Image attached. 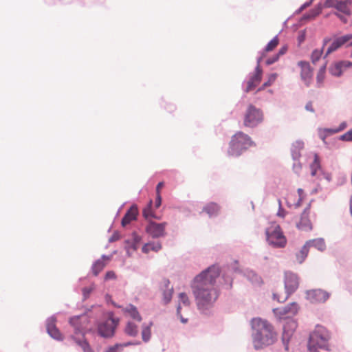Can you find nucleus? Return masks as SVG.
Here are the masks:
<instances>
[{
    "label": "nucleus",
    "mask_w": 352,
    "mask_h": 352,
    "mask_svg": "<svg viewBox=\"0 0 352 352\" xmlns=\"http://www.w3.org/2000/svg\"><path fill=\"white\" fill-rule=\"evenodd\" d=\"M219 276L218 270L212 265L194 278L191 288L199 310H208L217 299L219 294L214 288V285Z\"/></svg>",
    "instance_id": "1"
},
{
    "label": "nucleus",
    "mask_w": 352,
    "mask_h": 352,
    "mask_svg": "<svg viewBox=\"0 0 352 352\" xmlns=\"http://www.w3.org/2000/svg\"><path fill=\"white\" fill-rule=\"evenodd\" d=\"M252 342L256 350L273 344L277 340L274 326L267 320L254 318L251 320Z\"/></svg>",
    "instance_id": "2"
},
{
    "label": "nucleus",
    "mask_w": 352,
    "mask_h": 352,
    "mask_svg": "<svg viewBox=\"0 0 352 352\" xmlns=\"http://www.w3.org/2000/svg\"><path fill=\"white\" fill-rule=\"evenodd\" d=\"M255 143L251 138L241 131L232 135L228 149V155L232 157H239L250 147L254 146Z\"/></svg>",
    "instance_id": "3"
},
{
    "label": "nucleus",
    "mask_w": 352,
    "mask_h": 352,
    "mask_svg": "<svg viewBox=\"0 0 352 352\" xmlns=\"http://www.w3.org/2000/svg\"><path fill=\"white\" fill-rule=\"evenodd\" d=\"M120 323V318L114 316L113 311L108 313L107 319L98 322L97 325L98 334L105 339L113 338Z\"/></svg>",
    "instance_id": "4"
},
{
    "label": "nucleus",
    "mask_w": 352,
    "mask_h": 352,
    "mask_svg": "<svg viewBox=\"0 0 352 352\" xmlns=\"http://www.w3.org/2000/svg\"><path fill=\"white\" fill-rule=\"evenodd\" d=\"M284 284L285 289V295L284 296H280L277 293H273V299L276 300L278 302H285L289 296L297 290L299 286L298 275L292 272H285Z\"/></svg>",
    "instance_id": "5"
},
{
    "label": "nucleus",
    "mask_w": 352,
    "mask_h": 352,
    "mask_svg": "<svg viewBox=\"0 0 352 352\" xmlns=\"http://www.w3.org/2000/svg\"><path fill=\"white\" fill-rule=\"evenodd\" d=\"M266 241L273 248H282L287 243L281 228L279 225L272 226L265 230Z\"/></svg>",
    "instance_id": "6"
},
{
    "label": "nucleus",
    "mask_w": 352,
    "mask_h": 352,
    "mask_svg": "<svg viewBox=\"0 0 352 352\" xmlns=\"http://www.w3.org/2000/svg\"><path fill=\"white\" fill-rule=\"evenodd\" d=\"M264 115L263 111L255 105L250 104L246 109L243 123L247 127L254 128L263 122Z\"/></svg>",
    "instance_id": "7"
},
{
    "label": "nucleus",
    "mask_w": 352,
    "mask_h": 352,
    "mask_svg": "<svg viewBox=\"0 0 352 352\" xmlns=\"http://www.w3.org/2000/svg\"><path fill=\"white\" fill-rule=\"evenodd\" d=\"M330 338L329 331L324 327L318 324L316 326L314 331L310 333L309 340L318 344L320 349L328 351V342Z\"/></svg>",
    "instance_id": "8"
},
{
    "label": "nucleus",
    "mask_w": 352,
    "mask_h": 352,
    "mask_svg": "<svg viewBox=\"0 0 352 352\" xmlns=\"http://www.w3.org/2000/svg\"><path fill=\"white\" fill-rule=\"evenodd\" d=\"M167 224L165 221L157 223L152 219H149L145 227V232L154 239L164 237L166 235V227Z\"/></svg>",
    "instance_id": "9"
},
{
    "label": "nucleus",
    "mask_w": 352,
    "mask_h": 352,
    "mask_svg": "<svg viewBox=\"0 0 352 352\" xmlns=\"http://www.w3.org/2000/svg\"><path fill=\"white\" fill-rule=\"evenodd\" d=\"M298 327V322L293 318H286L285 322L283 324V331L282 334V343L286 351H289V342L293 333Z\"/></svg>",
    "instance_id": "10"
},
{
    "label": "nucleus",
    "mask_w": 352,
    "mask_h": 352,
    "mask_svg": "<svg viewBox=\"0 0 352 352\" xmlns=\"http://www.w3.org/2000/svg\"><path fill=\"white\" fill-rule=\"evenodd\" d=\"M330 294L322 289H312L305 292V298L311 303H324Z\"/></svg>",
    "instance_id": "11"
},
{
    "label": "nucleus",
    "mask_w": 352,
    "mask_h": 352,
    "mask_svg": "<svg viewBox=\"0 0 352 352\" xmlns=\"http://www.w3.org/2000/svg\"><path fill=\"white\" fill-rule=\"evenodd\" d=\"M298 305L295 302H292L284 307L274 308L272 311L276 317L285 320L286 318H289L287 315H296L298 313Z\"/></svg>",
    "instance_id": "12"
},
{
    "label": "nucleus",
    "mask_w": 352,
    "mask_h": 352,
    "mask_svg": "<svg viewBox=\"0 0 352 352\" xmlns=\"http://www.w3.org/2000/svg\"><path fill=\"white\" fill-rule=\"evenodd\" d=\"M56 321L57 319L54 315L47 318L45 322L47 333L54 340L63 341L64 337L56 327Z\"/></svg>",
    "instance_id": "13"
},
{
    "label": "nucleus",
    "mask_w": 352,
    "mask_h": 352,
    "mask_svg": "<svg viewBox=\"0 0 352 352\" xmlns=\"http://www.w3.org/2000/svg\"><path fill=\"white\" fill-rule=\"evenodd\" d=\"M263 69L261 67L256 66L254 72L249 74V80L247 82V87L243 89L245 93H248L254 89L261 81Z\"/></svg>",
    "instance_id": "14"
},
{
    "label": "nucleus",
    "mask_w": 352,
    "mask_h": 352,
    "mask_svg": "<svg viewBox=\"0 0 352 352\" xmlns=\"http://www.w3.org/2000/svg\"><path fill=\"white\" fill-rule=\"evenodd\" d=\"M298 66L301 68L300 77L302 80L306 87H309L313 76V69L309 63L306 60H300L298 63Z\"/></svg>",
    "instance_id": "15"
},
{
    "label": "nucleus",
    "mask_w": 352,
    "mask_h": 352,
    "mask_svg": "<svg viewBox=\"0 0 352 352\" xmlns=\"http://www.w3.org/2000/svg\"><path fill=\"white\" fill-rule=\"evenodd\" d=\"M352 39V34H347L344 36L338 37L333 40L329 47L327 48L324 58L328 56L332 52L336 51L343 45L346 43L348 41Z\"/></svg>",
    "instance_id": "16"
},
{
    "label": "nucleus",
    "mask_w": 352,
    "mask_h": 352,
    "mask_svg": "<svg viewBox=\"0 0 352 352\" xmlns=\"http://www.w3.org/2000/svg\"><path fill=\"white\" fill-rule=\"evenodd\" d=\"M139 214L138 208L136 204H132L126 210L121 220V226L126 227L133 221H136Z\"/></svg>",
    "instance_id": "17"
},
{
    "label": "nucleus",
    "mask_w": 352,
    "mask_h": 352,
    "mask_svg": "<svg viewBox=\"0 0 352 352\" xmlns=\"http://www.w3.org/2000/svg\"><path fill=\"white\" fill-rule=\"evenodd\" d=\"M296 227L298 230L305 232H309L313 230L312 223L309 219V214H307V209L303 210L299 221L296 222Z\"/></svg>",
    "instance_id": "18"
},
{
    "label": "nucleus",
    "mask_w": 352,
    "mask_h": 352,
    "mask_svg": "<svg viewBox=\"0 0 352 352\" xmlns=\"http://www.w3.org/2000/svg\"><path fill=\"white\" fill-rule=\"evenodd\" d=\"M219 211V205L214 202H210L206 204L202 209V212H206L210 218L217 217Z\"/></svg>",
    "instance_id": "19"
},
{
    "label": "nucleus",
    "mask_w": 352,
    "mask_h": 352,
    "mask_svg": "<svg viewBox=\"0 0 352 352\" xmlns=\"http://www.w3.org/2000/svg\"><path fill=\"white\" fill-rule=\"evenodd\" d=\"M303 148L304 142L302 140H296L292 143L291 146V155L294 162L299 161L301 157L300 151L302 150Z\"/></svg>",
    "instance_id": "20"
},
{
    "label": "nucleus",
    "mask_w": 352,
    "mask_h": 352,
    "mask_svg": "<svg viewBox=\"0 0 352 352\" xmlns=\"http://www.w3.org/2000/svg\"><path fill=\"white\" fill-rule=\"evenodd\" d=\"M305 244L309 249L313 247L320 252H324L327 248L324 239L320 237L308 240L305 242Z\"/></svg>",
    "instance_id": "21"
},
{
    "label": "nucleus",
    "mask_w": 352,
    "mask_h": 352,
    "mask_svg": "<svg viewBox=\"0 0 352 352\" xmlns=\"http://www.w3.org/2000/svg\"><path fill=\"white\" fill-rule=\"evenodd\" d=\"M84 314H82V315H78V316H72L71 318H69V323L73 326L74 327V333L75 335H78V334H80L82 336V333H85V331H83L82 330V328H81V326L80 324V322H79V320L80 319V318L83 316ZM92 330L91 329H88L86 332H85V334L87 333V332H91Z\"/></svg>",
    "instance_id": "22"
},
{
    "label": "nucleus",
    "mask_w": 352,
    "mask_h": 352,
    "mask_svg": "<svg viewBox=\"0 0 352 352\" xmlns=\"http://www.w3.org/2000/svg\"><path fill=\"white\" fill-rule=\"evenodd\" d=\"M123 311L125 314H129L132 319L138 322H141L142 320V317L140 314L138 308L133 304L127 305L126 307L123 309Z\"/></svg>",
    "instance_id": "23"
},
{
    "label": "nucleus",
    "mask_w": 352,
    "mask_h": 352,
    "mask_svg": "<svg viewBox=\"0 0 352 352\" xmlns=\"http://www.w3.org/2000/svg\"><path fill=\"white\" fill-rule=\"evenodd\" d=\"M170 281L168 279H164V287L163 291V301L164 305L168 304L172 299L173 294V288H169Z\"/></svg>",
    "instance_id": "24"
},
{
    "label": "nucleus",
    "mask_w": 352,
    "mask_h": 352,
    "mask_svg": "<svg viewBox=\"0 0 352 352\" xmlns=\"http://www.w3.org/2000/svg\"><path fill=\"white\" fill-rule=\"evenodd\" d=\"M162 248V246L160 242L149 241L142 246V251L144 254H148L150 250L157 252Z\"/></svg>",
    "instance_id": "25"
},
{
    "label": "nucleus",
    "mask_w": 352,
    "mask_h": 352,
    "mask_svg": "<svg viewBox=\"0 0 352 352\" xmlns=\"http://www.w3.org/2000/svg\"><path fill=\"white\" fill-rule=\"evenodd\" d=\"M71 338L82 349L83 351L87 350V349L91 346L88 340L85 338V333H82L81 338H77L76 336L73 335L71 336Z\"/></svg>",
    "instance_id": "26"
},
{
    "label": "nucleus",
    "mask_w": 352,
    "mask_h": 352,
    "mask_svg": "<svg viewBox=\"0 0 352 352\" xmlns=\"http://www.w3.org/2000/svg\"><path fill=\"white\" fill-rule=\"evenodd\" d=\"M124 332L129 336L136 337L138 335V327L133 322L128 321Z\"/></svg>",
    "instance_id": "27"
},
{
    "label": "nucleus",
    "mask_w": 352,
    "mask_h": 352,
    "mask_svg": "<svg viewBox=\"0 0 352 352\" xmlns=\"http://www.w3.org/2000/svg\"><path fill=\"white\" fill-rule=\"evenodd\" d=\"M342 69L343 67L342 65V63H340V60L332 64L329 68V72L332 76L336 77H340L343 74Z\"/></svg>",
    "instance_id": "28"
},
{
    "label": "nucleus",
    "mask_w": 352,
    "mask_h": 352,
    "mask_svg": "<svg viewBox=\"0 0 352 352\" xmlns=\"http://www.w3.org/2000/svg\"><path fill=\"white\" fill-rule=\"evenodd\" d=\"M153 200L150 199L146 207L142 210L143 217L148 221L151 217H155V212L153 210Z\"/></svg>",
    "instance_id": "29"
},
{
    "label": "nucleus",
    "mask_w": 352,
    "mask_h": 352,
    "mask_svg": "<svg viewBox=\"0 0 352 352\" xmlns=\"http://www.w3.org/2000/svg\"><path fill=\"white\" fill-rule=\"evenodd\" d=\"M153 325V322H150L148 324L145 323L142 325V338L144 342H147L150 340L151 336V328Z\"/></svg>",
    "instance_id": "30"
},
{
    "label": "nucleus",
    "mask_w": 352,
    "mask_h": 352,
    "mask_svg": "<svg viewBox=\"0 0 352 352\" xmlns=\"http://www.w3.org/2000/svg\"><path fill=\"white\" fill-rule=\"evenodd\" d=\"M106 263L102 259H98L94 262L91 266V271L95 276H97L99 273L104 268Z\"/></svg>",
    "instance_id": "31"
},
{
    "label": "nucleus",
    "mask_w": 352,
    "mask_h": 352,
    "mask_svg": "<svg viewBox=\"0 0 352 352\" xmlns=\"http://www.w3.org/2000/svg\"><path fill=\"white\" fill-rule=\"evenodd\" d=\"M309 250V249L305 243L304 245L301 248V249L298 252H296V258L297 261L300 264L302 263L305 261V258L308 255Z\"/></svg>",
    "instance_id": "32"
},
{
    "label": "nucleus",
    "mask_w": 352,
    "mask_h": 352,
    "mask_svg": "<svg viewBox=\"0 0 352 352\" xmlns=\"http://www.w3.org/2000/svg\"><path fill=\"white\" fill-rule=\"evenodd\" d=\"M232 281L233 278L230 275L223 274L221 278L220 283L223 288L226 289H230L232 287Z\"/></svg>",
    "instance_id": "33"
},
{
    "label": "nucleus",
    "mask_w": 352,
    "mask_h": 352,
    "mask_svg": "<svg viewBox=\"0 0 352 352\" xmlns=\"http://www.w3.org/2000/svg\"><path fill=\"white\" fill-rule=\"evenodd\" d=\"M311 168V175L314 177L316 175L317 170L321 168L320 158L317 154L314 155V159L313 162L310 165Z\"/></svg>",
    "instance_id": "34"
},
{
    "label": "nucleus",
    "mask_w": 352,
    "mask_h": 352,
    "mask_svg": "<svg viewBox=\"0 0 352 352\" xmlns=\"http://www.w3.org/2000/svg\"><path fill=\"white\" fill-rule=\"evenodd\" d=\"M335 8L338 10L339 12H341L344 13L346 15L350 16L351 12L349 8L347 7V5L345 2L340 1H337Z\"/></svg>",
    "instance_id": "35"
},
{
    "label": "nucleus",
    "mask_w": 352,
    "mask_h": 352,
    "mask_svg": "<svg viewBox=\"0 0 352 352\" xmlns=\"http://www.w3.org/2000/svg\"><path fill=\"white\" fill-rule=\"evenodd\" d=\"M124 243L126 244L124 249L126 250V254L129 256H131V255L130 250H132L133 251H136L139 247L138 244L135 243L134 242L131 241L130 239H126L124 241Z\"/></svg>",
    "instance_id": "36"
},
{
    "label": "nucleus",
    "mask_w": 352,
    "mask_h": 352,
    "mask_svg": "<svg viewBox=\"0 0 352 352\" xmlns=\"http://www.w3.org/2000/svg\"><path fill=\"white\" fill-rule=\"evenodd\" d=\"M278 44V35H276L271 41L268 42L264 48L265 52H271L275 49Z\"/></svg>",
    "instance_id": "37"
},
{
    "label": "nucleus",
    "mask_w": 352,
    "mask_h": 352,
    "mask_svg": "<svg viewBox=\"0 0 352 352\" xmlns=\"http://www.w3.org/2000/svg\"><path fill=\"white\" fill-rule=\"evenodd\" d=\"M248 278L252 283L256 284L262 283L261 277L259 276L255 272L250 271L247 274Z\"/></svg>",
    "instance_id": "38"
},
{
    "label": "nucleus",
    "mask_w": 352,
    "mask_h": 352,
    "mask_svg": "<svg viewBox=\"0 0 352 352\" xmlns=\"http://www.w3.org/2000/svg\"><path fill=\"white\" fill-rule=\"evenodd\" d=\"M322 10V5L319 3L314 8L311 9L308 13L309 14L311 18L314 19L321 13Z\"/></svg>",
    "instance_id": "39"
},
{
    "label": "nucleus",
    "mask_w": 352,
    "mask_h": 352,
    "mask_svg": "<svg viewBox=\"0 0 352 352\" xmlns=\"http://www.w3.org/2000/svg\"><path fill=\"white\" fill-rule=\"evenodd\" d=\"M323 54V47H322L320 50L316 49L313 50L311 54V62L315 64L317 61H318L322 55Z\"/></svg>",
    "instance_id": "40"
},
{
    "label": "nucleus",
    "mask_w": 352,
    "mask_h": 352,
    "mask_svg": "<svg viewBox=\"0 0 352 352\" xmlns=\"http://www.w3.org/2000/svg\"><path fill=\"white\" fill-rule=\"evenodd\" d=\"M276 73L270 74L268 76V80L263 84L262 87L258 89V91L262 90L265 87H270L276 80Z\"/></svg>",
    "instance_id": "41"
},
{
    "label": "nucleus",
    "mask_w": 352,
    "mask_h": 352,
    "mask_svg": "<svg viewBox=\"0 0 352 352\" xmlns=\"http://www.w3.org/2000/svg\"><path fill=\"white\" fill-rule=\"evenodd\" d=\"M338 139L340 140L346 142L352 141V129L348 131L346 133L341 135Z\"/></svg>",
    "instance_id": "42"
},
{
    "label": "nucleus",
    "mask_w": 352,
    "mask_h": 352,
    "mask_svg": "<svg viewBox=\"0 0 352 352\" xmlns=\"http://www.w3.org/2000/svg\"><path fill=\"white\" fill-rule=\"evenodd\" d=\"M162 101L163 103H164V108L167 110L168 112L171 113V112H173L175 109H176V107L174 104L173 103H168L164 98H162Z\"/></svg>",
    "instance_id": "43"
},
{
    "label": "nucleus",
    "mask_w": 352,
    "mask_h": 352,
    "mask_svg": "<svg viewBox=\"0 0 352 352\" xmlns=\"http://www.w3.org/2000/svg\"><path fill=\"white\" fill-rule=\"evenodd\" d=\"M122 348L120 343H116L113 346H108L104 352H121Z\"/></svg>",
    "instance_id": "44"
},
{
    "label": "nucleus",
    "mask_w": 352,
    "mask_h": 352,
    "mask_svg": "<svg viewBox=\"0 0 352 352\" xmlns=\"http://www.w3.org/2000/svg\"><path fill=\"white\" fill-rule=\"evenodd\" d=\"M314 0H309L306 2H305L303 4L300 6V7L297 9L295 12V14H298L300 12H302L304 10L309 7L314 2Z\"/></svg>",
    "instance_id": "45"
},
{
    "label": "nucleus",
    "mask_w": 352,
    "mask_h": 352,
    "mask_svg": "<svg viewBox=\"0 0 352 352\" xmlns=\"http://www.w3.org/2000/svg\"><path fill=\"white\" fill-rule=\"evenodd\" d=\"M324 78H325L324 73H320V72H318V74L316 76V84H317L318 87H321Z\"/></svg>",
    "instance_id": "46"
},
{
    "label": "nucleus",
    "mask_w": 352,
    "mask_h": 352,
    "mask_svg": "<svg viewBox=\"0 0 352 352\" xmlns=\"http://www.w3.org/2000/svg\"><path fill=\"white\" fill-rule=\"evenodd\" d=\"M179 299L181 302L184 304L185 306H188L190 305V301L188 300V297L187 294L184 292H182L179 295Z\"/></svg>",
    "instance_id": "47"
},
{
    "label": "nucleus",
    "mask_w": 352,
    "mask_h": 352,
    "mask_svg": "<svg viewBox=\"0 0 352 352\" xmlns=\"http://www.w3.org/2000/svg\"><path fill=\"white\" fill-rule=\"evenodd\" d=\"M278 210L277 212V214L276 215L279 217H285L287 212L286 210L283 208L282 206V204H281V201L280 199H278Z\"/></svg>",
    "instance_id": "48"
},
{
    "label": "nucleus",
    "mask_w": 352,
    "mask_h": 352,
    "mask_svg": "<svg viewBox=\"0 0 352 352\" xmlns=\"http://www.w3.org/2000/svg\"><path fill=\"white\" fill-rule=\"evenodd\" d=\"M142 239V236H140L135 231L132 232L131 241L139 245L141 243Z\"/></svg>",
    "instance_id": "49"
},
{
    "label": "nucleus",
    "mask_w": 352,
    "mask_h": 352,
    "mask_svg": "<svg viewBox=\"0 0 352 352\" xmlns=\"http://www.w3.org/2000/svg\"><path fill=\"white\" fill-rule=\"evenodd\" d=\"M305 38H306V29L302 30L299 32L298 36L297 38L298 44L300 45L301 43H302L305 41Z\"/></svg>",
    "instance_id": "50"
},
{
    "label": "nucleus",
    "mask_w": 352,
    "mask_h": 352,
    "mask_svg": "<svg viewBox=\"0 0 352 352\" xmlns=\"http://www.w3.org/2000/svg\"><path fill=\"white\" fill-rule=\"evenodd\" d=\"M93 291V289L91 287H83L82 289V296H83V300L87 299L91 292Z\"/></svg>",
    "instance_id": "51"
},
{
    "label": "nucleus",
    "mask_w": 352,
    "mask_h": 352,
    "mask_svg": "<svg viewBox=\"0 0 352 352\" xmlns=\"http://www.w3.org/2000/svg\"><path fill=\"white\" fill-rule=\"evenodd\" d=\"M307 347L309 352H319L318 351V346L316 344L311 342L308 340Z\"/></svg>",
    "instance_id": "52"
},
{
    "label": "nucleus",
    "mask_w": 352,
    "mask_h": 352,
    "mask_svg": "<svg viewBox=\"0 0 352 352\" xmlns=\"http://www.w3.org/2000/svg\"><path fill=\"white\" fill-rule=\"evenodd\" d=\"M280 58L278 57V55H276V54H274L272 57L268 58L266 61L265 64L267 65H271L278 60Z\"/></svg>",
    "instance_id": "53"
},
{
    "label": "nucleus",
    "mask_w": 352,
    "mask_h": 352,
    "mask_svg": "<svg viewBox=\"0 0 352 352\" xmlns=\"http://www.w3.org/2000/svg\"><path fill=\"white\" fill-rule=\"evenodd\" d=\"M116 278V274L113 271H108L104 275V280H113Z\"/></svg>",
    "instance_id": "54"
},
{
    "label": "nucleus",
    "mask_w": 352,
    "mask_h": 352,
    "mask_svg": "<svg viewBox=\"0 0 352 352\" xmlns=\"http://www.w3.org/2000/svg\"><path fill=\"white\" fill-rule=\"evenodd\" d=\"M120 238V234L118 231H115L111 236L109 239V243H113L118 241Z\"/></svg>",
    "instance_id": "55"
},
{
    "label": "nucleus",
    "mask_w": 352,
    "mask_h": 352,
    "mask_svg": "<svg viewBox=\"0 0 352 352\" xmlns=\"http://www.w3.org/2000/svg\"><path fill=\"white\" fill-rule=\"evenodd\" d=\"M297 162H298L297 163L296 162L294 163L292 168H293L294 172L298 175L302 169V165L298 161H297Z\"/></svg>",
    "instance_id": "56"
},
{
    "label": "nucleus",
    "mask_w": 352,
    "mask_h": 352,
    "mask_svg": "<svg viewBox=\"0 0 352 352\" xmlns=\"http://www.w3.org/2000/svg\"><path fill=\"white\" fill-rule=\"evenodd\" d=\"M140 344V341H135V342L129 341V342H123V343H120V344H121L122 349L124 347H126V346H132V345H138Z\"/></svg>",
    "instance_id": "57"
},
{
    "label": "nucleus",
    "mask_w": 352,
    "mask_h": 352,
    "mask_svg": "<svg viewBox=\"0 0 352 352\" xmlns=\"http://www.w3.org/2000/svg\"><path fill=\"white\" fill-rule=\"evenodd\" d=\"M312 19L311 18L309 14L307 12V13H305L304 14L301 18L299 20V23L300 24L303 23L304 22H306V21H310Z\"/></svg>",
    "instance_id": "58"
},
{
    "label": "nucleus",
    "mask_w": 352,
    "mask_h": 352,
    "mask_svg": "<svg viewBox=\"0 0 352 352\" xmlns=\"http://www.w3.org/2000/svg\"><path fill=\"white\" fill-rule=\"evenodd\" d=\"M336 4V1H334L333 0H326L324 3L323 6L325 8H335Z\"/></svg>",
    "instance_id": "59"
},
{
    "label": "nucleus",
    "mask_w": 352,
    "mask_h": 352,
    "mask_svg": "<svg viewBox=\"0 0 352 352\" xmlns=\"http://www.w3.org/2000/svg\"><path fill=\"white\" fill-rule=\"evenodd\" d=\"M287 45H283L279 49L278 52L276 54L278 55V57L280 58V56L284 55L287 52Z\"/></svg>",
    "instance_id": "60"
},
{
    "label": "nucleus",
    "mask_w": 352,
    "mask_h": 352,
    "mask_svg": "<svg viewBox=\"0 0 352 352\" xmlns=\"http://www.w3.org/2000/svg\"><path fill=\"white\" fill-rule=\"evenodd\" d=\"M161 204H162V197L160 195V193H157L155 203V208H158L161 206Z\"/></svg>",
    "instance_id": "61"
},
{
    "label": "nucleus",
    "mask_w": 352,
    "mask_h": 352,
    "mask_svg": "<svg viewBox=\"0 0 352 352\" xmlns=\"http://www.w3.org/2000/svg\"><path fill=\"white\" fill-rule=\"evenodd\" d=\"M324 133H327V135H332L334 133H337V129H331V128H325L324 129Z\"/></svg>",
    "instance_id": "62"
},
{
    "label": "nucleus",
    "mask_w": 352,
    "mask_h": 352,
    "mask_svg": "<svg viewBox=\"0 0 352 352\" xmlns=\"http://www.w3.org/2000/svg\"><path fill=\"white\" fill-rule=\"evenodd\" d=\"M340 63L344 68H350L352 67V62L349 60H340Z\"/></svg>",
    "instance_id": "63"
},
{
    "label": "nucleus",
    "mask_w": 352,
    "mask_h": 352,
    "mask_svg": "<svg viewBox=\"0 0 352 352\" xmlns=\"http://www.w3.org/2000/svg\"><path fill=\"white\" fill-rule=\"evenodd\" d=\"M305 108L308 111H310V112H312V113H314L315 111V110H314V109L313 107L312 102L311 101L307 102V104H305Z\"/></svg>",
    "instance_id": "64"
}]
</instances>
